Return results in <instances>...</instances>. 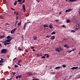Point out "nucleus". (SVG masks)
I'll use <instances>...</instances> for the list:
<instances>
[{
  "mask_svg": "<svg viewBox=\"0 0 80 80\" xmlns=\"http://www.w3.org/2000/svg\"><path fill=\"white\" fill-rule=\"evenodd\" d=\"M16 30H17V28H14V29L12 30L11 31V33H12V34H13V33H14L15 32V31Z\"/></svg>",
  "mask_w": 80,
  "mask_h": 80,
  "instance_id": "nucleus-5",
  "label": "nucleus"
},
{
  "mask_svg": "<svg viewBox=\"0 0 80 80\" xmlns=\"http://www.w3.org/2000/svg\"><path fill=\"white\" fill-rule=\"evenodd\" d=\"M1 62H2V60H0V63H1Z\"/></svg>",
  "mask_w": 80,
  "mask_h": 80,
  "instance_id": "nucleus-55",
  "label": "nucleus"
},
{
  "mask_svg": "<svg viewBox=\"0 0 80 80\" xmlns=\"http://www.w3.org/2000/svg\"><path fill=\"white\" fill-rule=\"evenodd\" d=\"M34 48V47H32L31 48V49H33V48Z\"/></svg>",
  "mask_w": 80,
  "mask_h": 80,
  "instance_id": "nucleus-51",
  "label": "nucleus"
},
{
  "mask_svg": "<svg viewBox=\"0 0 80 80\" xmlns=\"http://www.w3.org/2000/svg\"><path fill=\"white\" fill-rule=\"evenodd\" d=\"M50 37H51V36H46V38H50Z\"/></svg>",
  "mask_w": 80,
  "mask_h": 80,
  "instance_id": "nucleus-37",
  "label": "nucleus"
},
{
  "mask_svg": "<svg viewBox=\"0 0 80 80\" xmlns=\"http://www.w3.org/2000/svg\"><path fill=\"white\" fill-rule=\"evenodd\" d=\"M72 52V51L70 50V51H69L68 52H69V53H70V52Z\"/></svg>",
  "mask_w": 80,
  "mask_h": 80,
  "instance_id": "nucleus-42",
  "label": "nucleus"
},
{
  "mask_svg": "<svg viewBox=\"0 0 80 80\" xmlns=\"http://www.w3.org/2000/svg\"><path fill=\"white\" fill-rule=\"evenodd\" d=\"M22 62V60H20L18 61V63H21Z\"/></svg>",
  "mask_w": 80,
  "mask_h": 80,
  "instance_id": "nucleus-32",
  "label": "nucleus"
},
{
  "mask_svg": "<svg viewBox=\"0 0 80 80\" xmlns=\"http://www.w3.org/2000/svg\"><path fill=\"white\" fill-rule=\"evenodd\" d=\"M5 25L6 26V27H9V24H8V23H6Z\"/></svg>",
  "mask_w": 80,
  "mask_h": 80,
  "instance_id": "nucleus-24",
  "label": "nucleus"
},
{
  "mask_svg": "<svg viewBox=\"0 0 80 80\" xmlns=\"http://www.w3.org/2000/svg\"><path fill=\"white\" fill-rule=\"evenodd\" d=\"M22 7L24 12H25V6H24V4H22Z\"/></svg>",
  "mask_w": 80,
  "mask_h": 80,
  "instance_id": "nucleus-9",
  "label": "nucleus"
},
{
  "mask_svg": "<svg viewBox=\"0 0 80 80\" xmlns=\"http://www.w3.org/2000/svg\"><path fill=\"white\" fill-rule=\"evenodd\" d=\"M22 76H21V75H18V78H21V77H22Z\"/></svg>",
  "mask_w": 80,
  "mask_h": 80,
  "instance_id": "nucleus-38",
  "label": "nucleus"
},
{
  "mask_svg": "<svg viewBox=\"0 0 80 80\" xmlns=\"http://www.w3.org/2000/svg\"><path fill=\"white\" fill-rule=\"evenodd\" d=\"M27 25V23H25L24 24V27H23V29L24 30H25V28H26V25Z\"/></svg>",
  "mask_w": 80,
  "mask_h": 80,
  "instance_id": "nucleus-16",
  "label": "nucleus"
},
{
  "mask_svg": "<svg viewBox=\"0 0 80 80\" xmlns=\"http://www.w3.org/2000/svg\"><path fill=\"white\" fill-rule=\"evenodd\" d=\"M79 28H80V25H79V24L78 23L77 25H76V27L75 28V31H76V30H78V29H79Z\"/></svg>",
  "mask_w": 80,
  "mask_h": 80,
  "instance_id": "nucleus-2",
  "label": "nucleus"
},
{
  "mask_svg": "<svg viewBox=\"0 0 80 80\" xmlns=\"http://www.w3.org/2000/svg\"><path fill=\"white\" fill-rule=\"evenodd\" d=\"M62 68V66H58L55 68V69L56 70H59Z\"/></svg>",
  "mask_w": 80,
  "mask_h": 80,
  "instance_id": "nucleus-7",
  "label": "nucleus"
},
{
  "mask_svg": "<svg viewBox=\"0 0 80 80\" xmlns=\"http://www.w3.org/2000/svg\"><path fill=\"white\" fill-rule=\"evenodd\" d=\"M24 54H25V55L26 54H27V53L25 52V53H24Z\"/></svg>",
  "mask_w": 80,
  "mask_h": 80,
  "instance_id": "nucleus-63",
  "label": "nucleus"
},
{
  "mask_svg": "<svg viewBox=\"0 0 80 80\" xmlns=\"http://www.w3.org/2000/svg\"><path fill=\"white\" fill-rule=\"evenodd\" d=\"M33 39L34 40H37V37L35 36L33 37Z\"/></svg>",
  "mask_w": 80,
  "mask_h": 80,
  "instance_id": "nucleus-17",
  "label": "nucleus"
},
{
  "mask_svg": "<svg viewBox=\"0 0 80 80\" xmlns=\"http://www.w3.org/2000/svg\"><path fill=\"white\" fill-rule=\"evenodd\" d=\"M55 38V36H53L51 38V40H54Z\"/></svg>",
  "mask_w": 80,
  "mask_h": 80,
  "instance_id": "nucleus-15",
  "label": "nucleus"
},
{
  "mask_svg": "<svg viewBox=\"0 0 80 80\" xmlns=\"http://www.w3.org/2000/svg\"><path fill=\"white\" fill-rule=\"evenodd\" d=\"M62 67H66V65H62Z\"/></svg>",
  "mask_w": 80,
  "mask_h": 80,
  "instance_id": "nucleus-40",
  "label": "nucleus"
},
{
  "mask_svg": "<svg viewBox=\"0 0 80 80\" xmlns=\"http://www.w3.org/2000/svg\"><path fill=\"white\" fill-rule=\"evenodd\" d=\"M37 57H39V56H40V54H37Z\"/></svg>",
  "mask_w": 80,
  "mask_h": 80,
  "instance_id": "nucleus-48",
  "label": "nucleus"
},
{
  "mask_svg": "<svg viewBox=\"0 0 80 80\" xmlns=\"http://www.w3.org/2000/svg\"><path fill=\"white\" fill-rule=\"evenodd\" d=\"M18 49L20 51L22 50V49L21 48H20V47H18Z\"/></svg>",
  "mask_w": 80,
  "mask_h": 80,
  "instance_id": "nucleus-31",
  "label": "nucleus"
},
{
  "mask_svg": "<svg viewBox=\"0 0 80 80\" xmlns=\"http://www.w3.org/2000/svg\"><path fill=\"white\" fill-rule=\"evenodd\" d=\"M36 1H37L38 2H40L39 0H36Z\"/></svg>",
  "mask_w": 80,
  "mask_h": 80,
  "instance_id": "nucleus-50",
  "label": "nucleus"
},
{
  "mask_svg": "<svg viewBox=\"0 0 80 80\" xmlns=\"http://www.w3.org/2000/svg\"><path fill=\"white\" fill-rule=\"evenodd\" d=\"M55 33H56L54 31L51 33V35H54L55 34Z\"/></svg>",
  "mask_w": 80,
  "mask_h": 80,
  "instance_id": "nucleus-27",
  "label": "nucleus"
},
{
  "mask_svg": "<svg viewBox=\"0 0 80 80\" xmlns=\"http://www.w3.org/2000/svg\"><path fill=\"white\" fill-rule=\"evenodd\" d=\"M15 68H18V66L17 65H15Z\"/></svg>",
  "mask_w": 80,
  "mask_h": 80,
  "instance_id": "nucleus-34",
  "label": "nucleus"
},
{
  "mask_svg": "<svg viewBox=\"0 0 80 80\" xmlns=\"http://www.w3.org/2000/svg\"><path fill=\"white\" fill-rule=\"evenodd\" d=\"M7 39H12V38L10 37V36H8L7 37Z\"/></svg>",
  "mask_w": 80,
  "mask_h": 80,
  "instance_id": "nucleus-14",
  "label": "nucleus"
},
{
  "mask_svg": "<svg viewBox=\"0 0 80 80\" xmlns=\"http://www.w3.org/2000/svg\"><path fill=\"white\" fill-rule=\"evenodd\" d=\"M78 67L77 66L76 67H73L71 68V70H75V69H78Z\"/></svg>",
  "mask_w": 80,
  "mask_h": 80,
  "instance_id": "nucleus-6",
  "label": "nucleus"
},
{
  "mask_svg": "<svg viewBox=\"0 0 80 80\" xmlns=\"http://www.w3.org/2000/svg\"><path fill=\"white\" fill-rule=\"evenodd\" d=\"M62 27H64L65 28V26L64 25H62Z\"/></svg>",
  "mask_w": 80,
  "mask_h": 80,
  "instance_id": "nucleus-52",
  "label": "nucleus"
},
{
  "mask_svg": "<svg viewBox=\"0 0 80 80\" xmlns=\"http://www.w3.org/2000/svg\"><path fill=\"white\" fill-rule=\"evenodd\" d=\"M7 80H11V79H7Z\"/></svg>",
  "mask_w": 80,
  "mask_h": 80,
  "instance_id": "nucleus-64",
  "label": "nucleus"
},
{
  "mask_svg": "<svg viewBox=\"0 0 80 80\" xmlns=\"http://www.w3.org/2000/svg\"><path fill=\"white\" fill-rule=\"evenodd\" d=\"M2 43H4V45H10V43L9 42H2Z\"/></svg>",
  "mask_w": 80,
  "mask_h": 80,
  "instance_id": "nucleus-11",
  "label": "nucleus"
},
{
  "mask_svg": "<svg viewBox=\"0 0 80 80\" xmlns=\"http://www.w3.org/2000/svg\"><path fill=\"white\" fill-rule=\"evenodd\" d=\"M11 10H13L14 11H15V9H14L13 8H11Z\"/></svg>",
  "mask_w": 80,
  "mask_h": 80,
  "instance_id": "nucleus-33",
  "label": "nucleus"
},
{
  "mask_svg": "<svg viewBox=\"0 0 80 80\" xmlns=\"http://www.w3.org/2000/svg\"><path fill=\"white\" fill-rule=\"evenodd\" d=\"M12 40V39H7L5 41L2 42V43H5V42H10V41Z\"/></svg>",
  "mask_w": 80,
  "mask_h": 80,
  "instance_id": "nucleus-4",
  "label": "nucleus"
},
{
  "mask_svg": "<svg viewBox=\"0 0 80 80\" xmlns=\"http://www.w3.org/2000/svg\"><path fill=\"white\" fill-rule=\"evenodd\" d=\"M18 15V12H17V13H16V16H17Z\"/></svg>",
  "mask_w": 80,
  "mask_h": 80,
  "instance_id": "nucleus-45",
  "label": "nucleus"
},
{
  "mask_svg": "<svg viewBox=\"0 0 80 80\" xmlns=\"http://www.w3.org/2000/svg\"><path fill=\"white\" fill-rule=\"evenodd\" d=\"M4 37H5V36L3 35L2 36H0V38H4Z\"/></svg>",
  "mask_w": 80,
  "mask_h": 80,
  "instance_id": "nucleus-20",
  "label": "nucleus"
},
{
  "mask_svg": "<svg viewBox=\"0 0 80 80\" xmlns=\"http://www.w3.org/2000/svg\"><path fill=\"white\" fill-rule=\"evenodd\" d=\"M28 75L29 76H32V75H33V73L31 72H28Z\"/></svg>",
  "mask_w": 80,
  "mask_h": 80,
  "instance_id": "nucleus-10",
  "label": "nucleus"
},
{
  "mask_svg": "<svg viewBox=\"0 0 80 80\" xmlns=\"http://www.w3.org/2000/svg\"><path fill=\"white\" fill-rule=\"evenodd\" d=\"M0 18H1V19H3V16L2 15L0 16Z\"/></svg>",
  "mask_w": 80,
  "mask_h": 80,
  "instance_id": "nucleus-28",
  "label": "nucleus"
},
{
  "mask_svg": "<svg viewBox=\"0 0 80 80\" xmlns=\"http://www.w3.org/2000/svg\"><path fill=\"white\" fill-rule=\"evenodd\" d=\"M55 50L56 52H60V51H63V48L60 47H59V48L57 47L55 48Z\"/></svg>",
  "mask_w": 80,
  "mask_h": 80,
  "instance_id": "nucleus-1",
  "label": "nucleus"
},
{
  "mask_svg": "<svg viewBox=\"0 0 80 80\" xmlns=\"http://www.w3.org/2000/svg\"><path fill=\"white\" fill-rule=\"evenodd\" d=\"M47 57L48 58V57H49V55H48V54H47Z\"/></svg>",
  "mask_w": 80,
  "mask_h": 80,
  "instance_id": "nucleus-43",
  "label": "nucleus"
},
{
  "mask_svg": "<svg viewBox=\"0 0 80 80\" xmlns=\"http://www.w3.org/2000/svg\"><path fill=\"white\" fill-rule=\"evenodd\" d=\"M22 1V0H18L17 2H19V3H21Z\"/></svg>",
  "mask_w": 80,
  "mask_h": 80,
  "instance_id": "nucleus-26",
  "label": "nucleus"
},
{
  "mask_svg": "<svg viewBox=\"0 0 80 80\" xmlns=\"http://www.w3.org/2000/svg\"><path fill=\"white\" fill-rule=\"evenodd\" d=\"M21 24H22V21L20 20V22L18 24V25L20 26L21 25Z\"/></svg>",
  "mask_w": 80,
  "mask_h": 80,
  "instance_id": "nucleus-12",
  "label": "nucleus"
},
{
  "mask_svg": "<svg viewBox=\"0 0 80 80\" xmlns=\"http://www.w3.org/2000/svg\"><path fill=\"white\" fill-rule=\"evenodd\" d=\"M24 2H25V0H23L21 2H19V3L20 5H21L22 4H23V3H24Z\"/></svg>",
  "mask_w": 80,
  "mask_h": 80,
  "instance_id": "nucleus-18",
  "label": "nucleus"
},
{
  "mask_svg": "<svg viewBox=\"0 0 80 80\" xmlns=\"http://www.w3.org/2000/svg\"><path fill=\"white\" fill-rule=\"evenodd\" d=\"M22 38H23V36H22Z\"/></svg>",
  "mask_w": 80,
  "mask_h": 80,
  "instance_id": "nucleus-56",
  "label": "nucleus"
},
{
  "mask_svg": "<svg viewBox=\"0 0 80 80\" xmlns=\"http://www.w3.org/2000/svg\"><path fill=\"white\" fill-rule=\"evenodd\" d=\"M64 47H66V48H69V46L67 44H65L64 45Z\"/></svg>",
  "mask_w": 80,
  "mask_h": 80,
  "instance_id": "nucleus-13",
  "label": "nucleus"
},
{
  "mask_svg": "<svg viewBox=\"0 0 80 80\" xmlns=\"http://www.w3.org/2000/svg\"><path fill=\"white\" fill-rule=\"evenodd\" d=\"M74 50H75V49H73L71 51H73Z\"/></svg>",
  "mask_w": 80,
  "mask_h": 80,
  "instance_id": "nucleus-57",
  "label": "nucleus"
},
{
  "mask_svg": "<svg viewBox=\"0 0 80 80\" xmlns=\"http://www.w3.org/2000/svg\"><path fill=\"white\" fill-rule=\"evenodd\" d=\"M61 12H59V15H60V14H61Z\"/></svg>",
  "mask_w": 80,
  "mask_h": 80,
  "instance_id": "nucleus-62",
  "label": "nucleus"
},
{
  "mask_svg": "<svg viewBox=\"0 0 80 80\" xmlns=\"http://www.w3.org/2000/svg\"><path fill=\"white\" fill-rule=\"evenodd\" d=\"M55 22H58V20H55Z\"/></svg>",
  "mask_w": 80,
  "mask_h": 80,
  "instance_id": "nucleus-44",
  "label": "nucleus"
},
{
  "mask_svg": "<svg viewBox=\"0 0 80 80\" xmlns=\"http://www.w3.org/2000/svg\"><path fill=\"white\" fill-rule=\"evenodd\" d=\"M18 64L19 65H20L21 66V64H19V63H18Z\"/></svg>",
  "mask_w": 80,
  "mask_h": 80,
  "instance_id": "nucleus-53",
  "label": "nucleus"
},
{
  "mask_svg": "<svg viewBox=\"0 0 80 80\" xmlns=\"http://www.w3.org/2000/svg\"><path fill=\"white\" fill-rule=\"evenodd\" d=\"M46 55H47V54H44V56H46Z\"/></svg>",
  "mask_w": 80,
  "mask_h": 80,
  "instance_id": "nucleus-59",
  "label": "nucleus"
},
{
  "mask_svg": "<svg viewBox=\"0 0 80 80\" xmlns=\"http://www.w3.org/2000/svg\"><path fill=\"white\" fill-rule=\"evenodd\" d=\"M0 46L2 47V44L1 43H0Z\"/></svg>",
  "mask_w": 80,
  "mask_h": 80,
  "instance_id": "nucleus-58",
  "label": "nucleus"
},
{
  "mask_svg": "<svg viewBox=\"0 0 80 80\" xmlns=\"http://www.w3.org/2000/svg\"><path fill=\"white\" fill-rule=\"evenodd\" d=\"M14 13H17V12H16V11H14Z\"/></svg>",
  "mask_w": 80,
  "mask_h": 80,
  "instance_id": "nucleus-61",
  "label": "nucleus"
},
{
  "mask_svg": "<svg viewBox=\"0 0 80 80\" xmlns=\"http://www.w3.org/2000/svg\"><path fill=\"white\" fill-rule=\"evenodd\" d=\"M16 59H17V58H14L13 59V61H14L15 60H16Z\"/></svg>",
  "mask_w": 80,
  "mask_h": 80,
  "instance_id": "nucleus-47",
  "label": "nucleus"
},
{
  "mask_svg": "<svg viewBox=\"0 0 80 80\" xmlns=\"http://www.w3.org/2000/svg\"><path fill=\"white\" fill-rule=\"evenodd\" d=\"M36 51V50H35V49H33L32 50V51H33V52H35V51Z\"/></svg>",
  "mask_w": 80,
  "mask_h": 80,
  "instance_id": "nucleus-49",
  "label": "nucleus"
},
{
  "mask_svg": "<svg viewBox=\"0 0 80 80\" xmlns=\"http://www.w3.org/2000/svg\"><path fill=\"white\" fill-rule=\"evenodd\" d=\"M17 1H15L14 4V6H15L16 5H17Z\"/></svg>",
  "mask_w": 80,
  "mask_h": 80,
  "instance_id": "nucleus-29",
  "label": "nucleus"
},
{
  "mask_svg": "<svg viewBox=\"0 0 80 80\" xmlns=\"http://www.w3.org/2000/svg\"><path fill=\"white\" fill-rule=\"evenodd\" d=\"M1 61H2V63H3V62H5V61L4 60V59L2 58H1Z\"/></svg>",
  "mask_w": 80,
  "mask_h": 80,
  "instance_id": "nucleus-23",
  "label": "nucleus"
},
{
  "mask_svg": "<svg viewBox=\"0 0 80 80\" xmlns=\"http://www.w3.org/2000/svg\"><path fill=\"white\" fill-rule=\"evenodd\" d=\"M43 27L44 28H46V27H48V25L45 24L43 25Z\"/></svg>",
  "mask_w": 80,
  "mask_h": 80,
  "instance_id": "nucleus-19",
  "label": "nucleus"
},
{
  "mask_svg": "<svg viewBox=\"0 0 80 80\" xmlns=\"http://www.w3.org/2000/svg\"><path fill=\"white\" fill-rule=\"evenodd\" d=\"M16 21H17V20H18V16L16 17Z\"/></svg>",
  "mask_w": 80,
  "mask_h": 80,
  "instance_id": "nucleus-39",
  "label": "nucleus"
},
{
  "mask_svg": "<svg viewBox=\"0 0 80 80\" xmlns=\"http://www.w3.org/2000/svg\"><path fill=\"white\" fill-rule=\"evenodd\" d=\"M66 22H67V23H70V20L67 19L66 21Z\"/></svg>",
  "mask_w": 80,
  "mask_h": 80,
  "instance_id": "nucleus-22",
  "label": "nucleus"
},
{
  "mask_svg": "<svg viewBox=\"0 0 80 80\" xmlns=\"http://www.w3.org/2000/svg\"><path fill=\"white\" fill-rule=\"evenodd\" d=\"M12 78H13L11 77V78L10 79L12 80Z\"/></svg>",
  "mask_w": 80,
  "mask_h": 80,
  "instance_id": "nucleus-60",
  "label": "nucleus"
},
{
  "mask_svg": "<svg viewBox=\"0 0 80 80\" xmlns=\"http://www.w3.org/2000/svg\"><path fill=\"white\" fill-rule=\"evenodd\" d=\"M55 73V72H52V73H53V74H54V73Z\"/></svg>",
  "mask_w": 80,
  "mask_h": 80,
  "instance_id": "nucleus-54",
  "label": "nucleus"
},
{
  "mask_svg": "<svg viewBox=\"0 0 80 80\" xmlns=\"http://www.w3.org/2000/svg\"><path fill=\"white\" fill-rule=\"evenodd\" d=\"M72 10H73L72 9H67L65 11V12H70V11H72Z\"/></svg>",
  "mask_w": 80,
  "mask_h": 80,
  "instance_id": "nucleus-8",
  "label": "nucleus"
},
{
  "mask_svg": "<svg viewBox=\"0 0 80 80\" xmlns=\"http://www.w3.org/2000/svg\"><path fill=\"white\" fill-rule=\"evenodd\" d=\"M39 55H40V56L42 57L43 56V54H42V53H40Z\"/></svg>",
  "mask_w": 80,
  "mask_h": 80,
  "instance_id": "nucleus-35",
  "label": "nucleus"
},
{
  "mask_svg": "<svg viewBox=\"0 0 80 80\" xmlns=\"http://www.w3.org/2000/svg\"><path fill=\"white\" fill-rule=\"evenodd\" d=\"M71 32H72V33H75V31L72 30L71 31Z\"/></svg>",
  "mask_w": 80,
  "mask_h": 80,
  "instance_id": "nucleus-30",
  "label": "nucleus"
},
{
  "mask_svg": "<svg viewBox=\"0 0 80 80\" xmlns=\"http://www.w3.org/2000/svg\"><path fill=\"white\" fill-rule=\"evenodd\" d=\"M75 1H77V0H69V2H75Z\"/></svg>",
  "mask_w": 80,
  "mask_h": 80,
  "instance_id": "nucleus-25",
  "label": "nucleus"
},
{
  "mask_svg": "<svg viewBox=\"0 0 80 80\" xmlns=\"http://www.w3.org/2000/svg\"><path fill=\"white\" fill-rule=\"evenodd\" d=\"M18 22V21H17L16 22V24H17V23Z\"/></svg>",
  "mask_w": 80,
  "mask_h": 80,
  "instance_id": "nucleus-46",
  "label": "nucleus"
},
{
  "mask_svg": "<svg viewBox=\"0 0 80 80\" xmlns=\"http://www.w3.org/2000/svg\"><path fill=\"white\" fill-rule=\"evenodd\" d=\"M49 27L50 28H53V26H52V25L50 24L49 26Z\"/></svg>",
  "mask_w": 80,
  "mask_h": 80,
  "instance_id": "nucleus-21",
  "label": "nucleus"
},
{
  "mask_svg": "<svg viewBox=\"0 0 80 80\" xmlns=\"http://www.w3.org/2000/svg\"><path fill=\"white\" fill-rule=\"evenodd\" d=\"M16 79H18V76H17L16 77Z\"/></svg>",
  "mask_w": 80,
  "mask_h": 80,
  "instance_id": "nucleus-41",
  "label": "nucleus"
},
{
  "mask_svg": "<svg viewBox=\"0 0 80 80\" xmlns=\"http://www.w3.org/2000/svg\"><path fill=\"white\" fill-rule=\"evenodd\" d=\"M41 58H45V56H43L41 57Z\"/></svg>",
  "mask_w": 80,
  "mask_h": 80,
  "instance_id": "nucleus-36",
  "label": "nucleus"
},
{
  "mask_svg": "<svg viewBox=\"0 0 80 80\" xmlns=\"http://www.w3.org/2000/svg\"><path fill=\"white\" fill-rule=\"evenodd\" d=\"M7 52V49H3L1 51V53H6Z\"/></svg>",
  "mask_w": 80,
  "mask_h": 80,
  "instance_id": "nucleus-3",
  "label": "nucleus"
}]
</instances>
